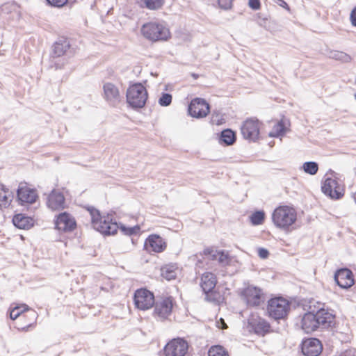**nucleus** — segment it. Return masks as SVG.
<instances>
[{
	"mask_svg": "<svg viewBox=\"0 0 356 356\" xmlns=\"http://www.w3.org/2000/svg\"><path fill=\"white\" fill-rule=\"evenodd\" d=\"M309 310L301 319V328L309 334L318 329H327L334 324L333 311L325 308V304L314 300L309 302Z\"/></svg>",
	"mask_w": 356,
	"mask_h": 356,
	"instance_id": "nucleus-1",
	"label": "nucleus"
},
{
	"mask_svg": "<svg viewBox=\"0 0 356 356\" xmlns=\"http://www.w3.org/2000/svg\"><path fill=\"white\" fill-rule=\"evenodd\" d=\"M88 211L90 215L93 228L104 235H113L120 229L124 235L131 236L136 235L140 230L138 225L127 227L122 223L118 225L115 221H113L111 214L108 213L106 216H102L99 211L93 207H88Z\"/></svg>",
	"mask_w": 356,
	"mask_h": 356,
	"instance_id": "nucleus-2",
	"label": "nucleus"
},
{
	"mask_svg": "<svg viewBox=\"0 0 356 356\" xmlns=\"http://www.w3.org/2000/svg\"><path fill=\"white\" fill-rule=\"evenodd\" d=\"M297 219L296 210L289 206H280L272 213V221L276 227L288 230Z\"/></svg>",
	"mask_w": 356,
	"mask_h": 356,
	"instance_id": "nucleus-3",
	"label": "nucleus"
},
{
	"mask_svg": "<svg viewBox=\"0 0 356 356\" xmlns=\"http://www.w3.org/2000/svg\"><path fill=\"white\" fill-rule=\"evenodd\" d=\"M147 98L148 92L141 83L138 82L130 85L127 90V103L135 111L143 108Z\"/></svg>",
	"mask_w": 356,
	"mask_h": 356,
	"instance_id": "nucleus-4",
	"label": "nucleus"
},
{
	"mask_svg": "<svg viewBox=\"0 0 356 356\" xmlns=\"http://www.w3.org/2000/svg\"><path fill=\"white\" fill-rule=\"evenodd\" d=\"M290 308V302L283 298H273L268 301V314L275 321L286 318Z\"/></svg>",
	"mask_w": 356,
	"mask_h": 356,
	"instance_id": "nucleus-5",
	"label": "nucleus"
},
{
	"mask_svg": "<svg viewBox=\"0 0 356 356\" xmlns=\"http://www.w3.org/2000/svg\"><path fill=\"white\" fill-rule=\"evenodd\" d=\"M141 33L145 38L153 42L166 40L170 35L169 29L157 22H148L143 24Z\"/></svg>",
	"mask_w": 356,
	"mask_h": 356,
	"instance_id": "nucleus-6",
	"label": "nucleus"
},
{
	"mask_svg": "<svg viewBox=\"0 0 356 356\" xmlns=\"http://www.w3.org/2000/svg\"><path fill=\"white\" fill-rule=\"evenodd\" d=\"M70 47V42L65 38H60L54 42L50 54L51 67H54L56 70L62 69L64 67L67 60L63 56Z\"/></svg>",
	"mask_w": 356,
	"mask_h": 356,
	"instance_id": "nucleus-7",
	"label": "nucleus"
},
{
	"mask_svg": "<svg viewBox=\"0 0 356 356\" xmlns=\"http://www.w3.org/2000/svg\"><path fill=\"white\" fill-rule=\"evenodd\" d=\"M331 172L333 177H327L325 179L322 186L321 191L324 195L329 197L332 200H339L344 195L343 186L339 184L336 173L332 171Z\"/></svg>",
	"mask_w": 356,
	"mask_h": 356,
	"instance_id": "nucleus-8",
	"label": "nucleus"
},
{
	"mask_svg": "<svg viewBox=\"0 0 356 356\" xmlns=\"http://www.w3.org/2000/svg\"><path fill=\"white\" fill-rule=\"evenodd\" d=\"M18 317H20V320L22 318H29V322L26 325L17 328L19 330L26 332L35 323L38 314L35 311L30 309L24 304L21 306L17 305L10 311V318L12 320H15Z\"/></svg>",
	"mask_w": 356,
	"mask_h": 356,
	"instance_id": "nucleus-9",
	"label": "nucleus"
},
{
	"mask_svg": "<svg viewBox=\"0 0 356 356\" xmlns=\"http://www.w3.org/2000/svg\"><path fill=\"white\" fill-rule=\"evenodd\" d=\"M189 345L186 339L177 337L169 341L163 347V356H186Z\"/></svg>",
	"mask_w": 356,
	"mask_h": 356,
	"instance_id": "nucleus-10",
	"label": "nucleus"
},
{
	"mask_svg": "<svg viewBox=\"0 0 356 356\" xmlns=\"http://www.w3.org/2000/svg\"><path fill=\"white\" fill-rule=\"evenodd\" d=\"M241 133L244 139L249 142H257L259 139V121L255 118H250L243 122Z\"/></svg>",
	"mask_w": 356,
	"mask_h": 356,
	"instance_id": "nucleus-11",
	"label": "nucleus"
},
{
	"mask_svg": "<svg viewBox=\"0 0 356 356\" xmlns=\"http://www.w3.org/2000/svg\"><path fill=\"white\" fill-rule=\"evenodd\" d=\"M154 293L145 288L137 289L134 295L135 307L140 310H147L154 305Z\"/></svg>",
	"mask_w": 356,
	"mask_h": 356,
	"instance_id": "nucleus-12",
	"label": "nucleus"
},
{
	"mask_svg": "<svg viewBox=\"0 0 356 356\" xmlns=\"http://www.w3.org/2000/svg\"><path fill=\"white\" fill-rule=\"evenodd\" d=\"M152 316L161 321H165L171 314L173 307V300L171 296L162 298L155 300Z\"/></svg>",
	"mask_w": 356,
	"mask_h": 356,
	"instance_id": "nucleus-13",
	"label": "nucleus"
},
{
	"mask_svg": "<svg viewBox=\"0 0 356 356\" xmlns=\"http://www.w3.org/2000/svg\"><path fill=\"white\" fill-rule=\"evenodd\" d=\"M210 112L209 103L202 98L196 97L188 106V114L195 118H203Z\"/></svg>",
	"mask_w": 356,
	"mask_h": 356,
	"instance_id": "nucleus-14",
	"label": "nucleus"
},
{
	"mask_svg": "<svg viewBox=\"0 0 356 356\" xmlns=\"http://www.w3.org/2000/svg\"><path fill=\"white\" fill-rule=\"evenodd\" d=\"M54 225L56 229L66 233L74 231L76 227V222L71 214L64 211L56 216Z\"/></svg>",
	"mask_w": 356,
	"mask_h": 356,
	"instance_id": "nucleus-15",
	"label": "nucleus"
},
{
	"mask_svg": "<svg viewBox=\"0 0 356 356\" xmlns=\"http://www.w3.org/2000/svg\"><path fill=\"white\" fill-rule=\"evenodd\" d=\"M246 304L250 307H257L260 305L264 301L262 290L252 285L245 288L241 292Z\"/></svg>",
	"mask_w": 356,
	"mask_h": 356,
	"instance_id": "nucleus-16",
	"label": "nucleus"
},
{
	"mask_svg": "<svg viewBox=\"0 0 356 356\" xmlns=\"http://www.w3.org/2000/svg\"><path fill=\"white\" fill-rule=\"evenodd\" d=\"M38 196L34 188L26 186V183H20L17 190V200L20 205L31 204L37 200Z\"/></svg>",
	"mask_w": 356,
	"mask_h": 356,
	"instance_id": "nucleus-17",
	"label": "nucleus"
},
{
	"mask_svg": "<svg viewBox=\"0 0 356 356\" xmlns=\"http://www.w3.org/2000/svg\"><path fill=\"white\" fill-rule=\"evenodd\" d=\"M167 247L165 240L160 235L152 234L148 236L144 243V248L149 252L160 253L163 252Z\"/></svg>",
	"mask_w": 356,
	"mask_h": 356,
	"instance_id": "nucleus-18",
	"label": "nucleus"
},
{
	"mask_svg": "<svg viewBox=\"0 0 356 356\" xmlns=\"http://www.w3.org/2000/svg\"><path fill=\"white\" fill-rule=\"evenodd\" d=\"M300 348L305 356H318L323 350V345L319 339L309 338L302 340Z\"/></svg>",
	"mask_w": 356,
	"mask_h": 356,
	"instance_id": "nucleus-19",
	"label": "nucleus"
},
{
	"mask_svg": "<svg viewBox=\"0 0 356 356\" xmlns=\"http://www.w3.org/2000/svg\"><path fill=\"white\" fill-rule=\"evenodd\" d=\"M334 278L336 284L343 289H348L355 284L353 272L346 268L337 270Z\"/></svg>",
	"mask_w": 356,
	"mask_h": 356,
	"instance_id": "nucleus-20",
	"label": "nucleus"
},
{
	"mask_svg": "<svg viewBox=\"0 0 356 356\" xmlns=\"http://www.w3.org/2000/svg\"><path fill=\"white\" fill-rule=\"evenodd\" d=\"M248 327L259 336H265L270 332V325L264 318L259 316L248 320Z\"/></svg>",
	"mask_w": 356,
	"mask_h": 356,
	"instance_id": "nucleus-21",
	"label": "nucleus"
},
{
	"mask_svg": "<svg viewBox=\"0 0 356 356\" xmlns=\"http://www.w3.org/2000/svg\"><path fill=\"white\" fill-rule=\"evenodd\" d=\"M65 197L60 191L53 190L47 197V207L51 210H62L65 208Z\"/></svg>",
	"mask_w": 356,
	"mask_h": 356,
	"instance_id": "nucleus-22",
	"label": "nucleus"
},
{
	"mask_svg": "<svg viewBox=\"0 0 356 356\" xmlns=\"http://www.w3.org/2000/svg\"><path fill=\"white\" fill-rule=\"evenodd\" d=\"M104 98L113 106L120 102V95L118 88L112 83H106L103 86Z\"/></svg>",
	"mask_w": 356,
	"mask_h": 356,
	"instance_id": "nucleus-23",
	"label": "nucleus"
},
{
	"mask_svg": "<svg viewBox=\"0 0 356 356\" xmlns=\"http://www.w3.org/2000/svg\"><path fill=\"white\" fill-rule=\"evenodd\" d=\"M12 222L15 227L21 229H29L34 225L33 219L24 213L15 214Z\"/></svg>",
	"mask_w": 356,
	"mask_h": 356,
	"instance_id": "nucleus-24",
	"label": "nucleus"
},
{
	"mask_svg": "<svg viewBox=\"0 0 356 356\" xmlns=\"http://www.w3.org/2000/svg\"><path fill=\"white\" fill-rule=\"evenodd\" d=\"M216 283V277L213 273L207 272L202 275L200 286L203 292H209L215 289Z\"/></svg>",
	"mask_w": 356,
	"mask_h": 356,
	"instance_id": "nucleus-25",
	"label": "nucleus"
},
{
	"mask_svg": "<svg viewBox=\"0 0 356 356\" xmlns=\"http://www.w3.org/2000/svg\"><path fill=\"white\" fill-rule=\"evenodd\" d=\"M236 140V132L231 129H225L222 130L218 136L219 143L225 146L232 145Z\"/></svg>",
	"mask_w": 356,
	"mask_h": 356,
	"instance_id": "nucleus-26",
	"label": "nucleus"
},
{
	"mask_svg": "<svg viewBox=\"0 0 356 356\" xmlns=\"http://www.w3.org/2000/svg\"><path fill=\"white\" fill-rule=\"evenodd\" d=\"M12 193L4 185H0V207L7 208L10 206L12 198Z\"/></svg>",
	"mask_w": 356,
	"mask_h": 356,
	"instance_id": "nucleus-27",
	"label": "nucleus"
},
{
	"mask_svg": "<svg viewBox=\"0 0 356 356\" xmlns=\"http://www.w3.org/2000/svg\"><path fill=\"white\" fill-rule=\"evenodd\" d=\"M165 0H140L139 5L143 8L150 10H160L164 5Z\"/></svg>",
	"mask_w": 356,
	"mask_h": 356,
	"instance_id": "nucleus-28",
	"label": "nucleus"
},
{
	"mask_svg": "<svg viewBox=\"0 0 356 356\" xmlns=\"http://www.w3.org/2000/svg\"><path fill=\"white\" fill-rule=\"evenodd\" d=\"M161 276L165 280L170 281L177 277V268L172 264H168L161 268Z\"/></svg>",
	"mask_w": 356,
	"mask_h": 356,
	"instance_id": "nucleus-29",
	"label": "nucleus"
},
{
	"mask_svg": "<svg viewBox=\"0 0 356 356\" xmlns=\"http://www.w3.org/2000/svg\"><path fill=\"white\" fill-rule=\"evenodd\" d=\"M286 132V127L285 123L282 120H281L274 125L273 131L268 134V136L272 138H278L284 136Z\"/></svg>",
	"mask_w": 356,
	"mask_h": 356,
	"instance_id": "nucleus-30",
	"label": "nucleus"
},
{
	"mask_svg": "<svg viewBox=\"0 0 356 356\" xmlns=\"http://www.w3.org/2000/svg\"><path fill=\"white\" fill-rule=\"evenodd\" d=\"M266 214L263 210L254 211L250 216V221L254 226L262 225L265 220Z\"/></svg>",
	"mask_w": 356,
	"mask_h": 356,
	"instance_id": "nucleus-31",
	"label": "nucleus"
},
{
	"mask_svg": "<svg viewBox=\"0 0 356 356\" xmlns=\"http://www.w3.org/2000/svg\"><path fill=\"white\" fill-rule=\"evenodd\" d=\"M301 168L305 173L315 175L318 170V164L315 161H306L302 164Z\"/></svg>",
	"mask_w": 356,
	"mask_h": 356,
	"instance_id": "nucleus-32",
	"label": "nucleus"
},
{
	"mask_svg": "<svg viewBox=\"0 0 356 356\" xmlns=\"http://www.w3.org/2000/svg\"><path fill=\"white\" fill-rule=\"evenodd\" d=\"M209 356H229L228 351L220 345L211 346L208 351Z\"/></svg>",
	"mask_w": 356,
	"mask_h": 356,
	"instance_id": "nucleus-33",
	"label": "nucleus"
},
{
	"mask_svg": "<svg viewBox=\"0 0 356 356\" xmlns=\"http://www.w3.org/2000/svg\"><path fill=\"white\" fill-rule=\"evenodd\" d=\"M330 57L333 59L340 60L343 63H349L352 60L350 55L343 51H331Z\"/></svg>",
	"mask_w": 356,
	"mask_h": 356,
	"instance_id": "nucleus-34",
	"label": "nucleus"
},
{
	"mask_svg": "<svg viewBox=\"0 0 356 356\" xmlns=\"http://www.w3.org/2000/svg\"><path fill=\"white\" fill-rule=\"evenodd\" d=\"M205 294V300L209 302L213 303H219L220 296L219 293L216 292L215 289H213V291H211L209 292H204Z\"/></svg>",
	"mask_w": 356,
	"mask_h": 356,
	"instance_id": "nucleus-35",
	"label": "nucleus"
},
{
	"mask_svg": "<svg viewBox=\"0 0 356 356\" xmlns=\"http://www.w3.org/2000/svg\"><path fill=\"white\" fill-rule=\"evenodd\" d=\"M172 96L168 92H162L161 97L159 98V104L161 106L166 107L171 104Z\"/></svg>",
	"mask_w": 356,
	"mask_h": 356,
	"instance_id": "nucleus-36",
	"label": "nucleus"
},
{
	"mask_svg": "<svg viewBox=\"0 0 356 356\" xmlns=\"http://www.w3.org/2000/svg\"><path fill=\"white\" fill-rule=\"evenodd\" d=\"M69 0H45L47 6L51 8H61L68 3Z\"/></svg>",
	"mask_w": 356,
	"mask_h": 356,
	"instance_id": "nucleus-37",
	"label": "nucleus"
},
{
	"mask_svg": "<svg viewBox=\"0 0 356 356\" xmlns=\"http://www.w3.org/2000/svg\"><path fill=\"white\" fill-rule=\"evenodd\" d=\"M218 261L220 264H227L229 262V254L224 250L218 252Z\"/></svg>",
	"mask_w": 356,
	"mask_h": 356,
	"instance_id": "nucleus-38",
	"label": "nucleus"
},
{
	"mask_svg": "<svg viewBox=\"0 0 356 356\" xmlns=\"http://www.w3.org/2000/svg\"><path fill=\"white\" fill-rule=\"evenodd\" d=\"M233 0H218L219 6L224 9L228 10L232 8Z\"/></svg>",
	"mask_w": 356,
	"mask_h": 356,
	"instance_id": "nucleus-39",
	"label": "nucleus"
},
{
	"mask_svg": "<svg viewBox=\"0 0 356 356\" xmlns=\"http://www.w3.org/2000/svg\"><path fill=\"white\" fill-rule=\"evenodd\" d=\"M248 6L254 10H259L261 7L260 0H249Z\"/></svg>",
	"mask_w": 356,
	"mask_h": 356,
	"instance_id": "nucleus-40",
	"label": "nucleus"
},
{
	"mask_svg": "<svg viewBox=\"0 0 356 356\" xmlns=\"http://www.w3.org/2000/svg\"><path fill=\"white\" fill-rule=\"evenodd\" d=\"M257 252L259 257L261 259H266L269 256V251L264 248H259Z\"/></svg>",
	"mask_w": 356,
	"mask_h": 356,
	"instance_id": "nucleus-41",
	"label": "nucleus"
},
{
	"mask_svg": "<svg viewBox=\"0 0 356 356\" xmlns=\"http://www.w3.org/2000/svg\"><path fill=\"white\" fill-rule=\"evenodd\" d=\"M351 24L356 27V6L352 10L350 15Z\"/></svg>",
	"mask_w": 356,
	"mask_h": 356,
	"instance_id": "nucleus-42",
	"label": "nucleus"
},
{
	"mask_svg": "<svg viewBox=\"0 0 356 356\" xmlns=\"http://www.w3.org/2000/svg\"><path fill=\"white\" fill-rule=\"evenodd\" d=\"M214 251L212 248H207L204 250L203 253L204 255H209L211 256L213 259H215L216 257V254L213 253Z\"/></svg>",
	"mask_w": 356,
	"mask_h": 356,
	"instance_id": "nucleus-43",
	"label": "nucleus"
},
{
	"mask_svg": "<svg viewBox=\"0 0 356 356\" xmlns=\"http://www.w3.org/2000/svg\"><path fill=\"white\" fill-rule=\"evenodd\" d=\"M280 6L284 8H286V9H289V5L287 4V3L284 1V0H278V1L277 2Z\"/></svg>",
	"mask_w": 356,
	"mask_h": 356,
	"instance_id": "nucleus-44",
	"label": "nucleus"
},
{
	"mask_svg": "<svg viewBox=\"0 0 356 356\" xmlns=\"http://www.w3.org/2000/svg\"><path fill=\"white\" fill-rule=\"evenodd\" d=\"M191 76L195 79H197L198 77H199V75L197 74H195V73H192L191 74Z\"/></svg>",
	"mask_w": 356,
	"mask_h": 356,
	"instance_id": "nucleus-45",
	"label": "nucleus"
},
{
	"mask_svg": "<svg viewBox=\"0 0 356 356\" xmlns=\"http://www.w3.org/2000/svg\"><path fill=\"white\" fill-rule=\"evenodd\" d=\"M214 115H215V112H213V113H212V119H211V120H212V121H213Z\"/></svg>",
	"mask_w": 356,
	"mask_h": 356,
	"instance_id": "nucleus-46",
	"label": "nucleus"
},
{
	"mask_svg": "<svg viewBox=\"0 0 356 356\" xmlns=\"http://www.w3.org/2000/svg\"><path fill=\"white\" fill-rule=\"evenodd\" d=\"M354 97H355V99L356 100V93H355Z\"/></svg>",
	"mask_w": 356,
	"mask_h": 356,
	"instance_id": "nucleus-47",
	"label": "nucleus"
}]
</instances>
